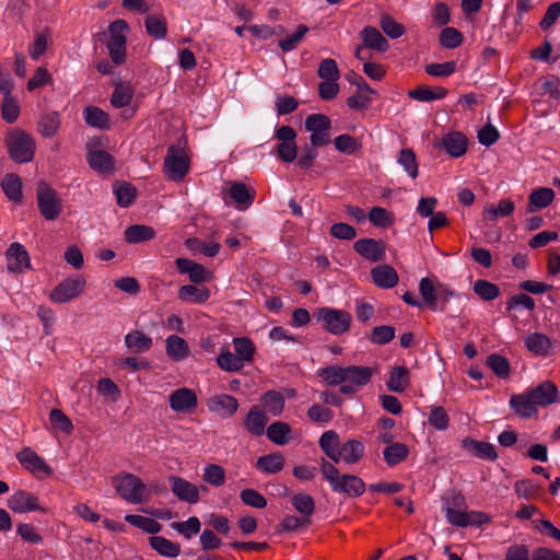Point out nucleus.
<instances>
[{
    "label": "nucleus",
    "instance_id": "f257e3e1",
    "mask_svg": "<svg viewBox=\"0 0 560 560\" xmlns=\"http://www.w3.org/2000/svg\"><path fill=\"white\" fill-rule=\"evenodd\" d=\"M320 471L328 481L331 490L336 493L347 494L350 498L361 495L365 490L364 481L355 475L340 474L338 468L330 462L322 459Z\"/></svg>",
    "mask_w": 560,
    "mask_h": 560
},
{
    "label": "nucleus",
    "instance_id": "f03ea898",
    "mask_svg": "<svg viewBox=\"0 0 560 560\" xmlns=\"http://www.w3.org/2000/svg\"><path fill=\"white\" fill-rule=\"evenodd\" d=\"M8 154L15 163H27L33 160L36 143L32 136L21 129H13L5 137Z\"/></svg>",
    "mask_w": 560,
    "mask_h": 560
},
{
    "label": "nucleus",
    "instance_id": "7ed1b4c3",
    "mask_svg": "<svg viewBox=\"0 0 560 560\" xmlns=\"http://www.w3.org/2000/svg\"><path fill=\"white\" fill-rule=\"evenodd\" d=\"M129 25L125 20L113 21L108 26L109 39L106 44L109 57L114 65L126 61V43Z\"/></svg>",
    "mask_w": 560,
    "mask_h": 560
},
{
    "label": "nucleus",
    "instance_id": "20e7f679",
    "mask_svg": "<svg viewBox=\"0 0 560 560\" xmlns=\"http://www.w3.org/2000/svg\"><path fill=\"white\" fill-rule=\"evenodd\" d=\"M189 158L179 144H171L164 159L163 172L167 179L182 180L189 171Z\"/></svg>",
    "mask_w": 560,
    "mask_h": 560
},
{
    "label": "nucleus",
    "instance_id": "39448f33",
    "mask_svg": "<svg viewBox=\"0 0 560 560\" xmlns=\"http://www.w3.org/2000/svg\"><path fill=\"white\" fill-rule=\"evenodd\" d=\"M112 485L124 500L133 504L143 501L145 485L139 477L129 472L120 474L113 477Z\"/></svg>",
    "mask_w": 560,
    "mask_h": 560
},
{
    "label": "nucleus",
    "instance_id": "423d86ee",
    "mask_svg": "<svg viewBox=\"0 0 560 560\" xmlns=\"http://www.w3.org/2000/svg\"><path fill=\"white\" fill-rule=\"evenodd\" d=\"M36 199L39 213L48 221L56 220L62 210L58 192L47 183L40 182L36 189Z\"/></svg>",
    "mask_w": 560,
    "mask_h": 560
},
{
    "label": "nucleus",
    "instance_id": "0eeeda50",
    "mask_svg": "<svg viewBox=\"0 0 560 560\" xmlns=\"http://www.w3.org/2000/svg\"><path fill=\"white\" fill-rule=\"evenodd\" d=\"M317 322H322L328 332L339 336L349 330L352 317L343 310L322 307L317 310Z\"/></svg>",
    "mask_w": 560,
    "mask_h": 560
},
{
    "label": "nucleus",
    "instance_id": "6e6552de",
    "mask_svg": "<svg viewBox=\"0 0 560 560\" xmlns=\"http://www.w3.org/2000/svg\"><path fill=\"white\" fill-rule=\"evenodd\" d=\"M85 283V278L80 275L67 278L52 289L49 298L55 303L69 302L83 292Z\"/></svg>",
    "mask_w": 560,
    "mask_h": 560
},
{
    "label": "nucleus",
    "instance_id": "1a4fd4ad",
    "mask_svg": "<svg viewBox=\"0 0 560 560\" xmlns=\"http://www.w3.org/2000/svg\"><path fill=\"white\" fill-rule=\"evenodd\" d=\"M445 517L450 524L456 527H480L490 522V517L479 511H463L454 508H445Z\"/></svg>",
    "mask_w": 560,
    "mask_h": 560
},
{
    "label": "nucleus",
    "instance_id": "9d476101",
    "mask_svg": "<svg viewBox=\"0 0 560 560\" xmlns=\"http://www.w3.org/2000/svg\"><path fill=\"white\" fill-rule=\"evenodd\" d=\"M16 458L26 470L37 478L50 477L54 472L50 466L31 447L22 448L16 454Z\"/></svg>",
    "mask_w": 560,
    "mask_h": 560
},
{
    "label": "nucleus",
    "instance_id": "9b49d317",
    "mask_svg": "<svg viewBox=\"0 0 560 560\" xmlns=\"http://www.w3.org/2000/svg\"><path fill=\"white\" fill-rule=\"evenodd\" d=\"M354 250L372 262L383 261L386 258L385 244L381 240L364 237L353 244Z\"/></svg>",
    "mask_w": 560,
    "mask_h": 560
},
{
    "label": "nucleus",
    "instance_id": "f8f14e48",
    "mask_svg": "<svg viewBox=\"0 0 560 560\" xmlns=\"http://www.w3.org/2000/svg\"><path fill=\"white\" fill-rule=\"evenodd\" d=\"M8 508L15 513H27L32 511L46 512V509L38 504V498L25 490L14 492L7 501Z\"/></svg>",
    "mask_w": 560,
    "mask_h": 560
},
{
    "label": "nucleus",
    "instance_id": "ddd939ff",
    "mask_svg": "<svg viewBox=\"0 0 560 560\" xmlns=\"http://www.w3.org/2000/svg\"><path fill=\"white\" fill-rule=\"evenodd\" d=\"M168 482L171 487V491L183 502H187L190 504H196L199 502V489L194 483L187 481L186 479L170 475Z\"/></svg>",
    "mask_w": 560,
    "mask_h": 560
},
{
    "label": "nucleus",
    "instance_id": "4468645a",
    "mask_svg": "<svg viewBox=\"0 0 560 560\" xmlns=\"http://www.w3.org/2000/svg\"><path fill=\"white\" fill-rule=\"evenodd\" d=\"M168 401L171 409L175 412H186L196 408L198 404L196 393L187 387H182L172 392Z\"/></svg>",
    "mask_w": 560,
    "mask_h": 560
},
{
    "label": "nucleus",
    "instance_id": "2eb2a0df",
    "mask_svg": "<svg viewBox=\"0 0 560 560\" xmlns=\"http://www.w3.org/2000/svg\"><path fill=\"white\" fill-rule=\"evenodd\" d=\"M438 148L444 149L452 158H460L467 152V138L459 131L446 133L436 144Z\"/></svg>",
    "mask_w": 560,
    "mask_h": 560
},
{
    "label": "nucleus",
    "instance_id": "dca6fc26",
    "mask_svg": "<svg viewBox=\"0 0 560 560\" xmlns=\"http://www.w3.org/2000/svg\"><path fill=\"white\" fill-rule=\"evenodd\" d=\"M8 269L12 272H22L30 269V256L25 247L20 243H12L5 253Z\"/></svg>",
    "mask_w": 560,
    "mask_h": 560
},
{
    "label": "nucleus",
    "instance_id": "f3484780",
    "mask_svg": "<svg viewBox=\"0 0 560 560\" xmlns=\"http://www.w3.org/2000/svg\"><path fill=\"white\" fill-rule=\"evenodd\" d=\"M527 392L536 407H546L551 405L558 397V388L550 381H546L535 387H530Z\"/></svg>",
    "mask_w": 560,
    "mask_h": 560
},
{
    "label": "nucleus",
    "instance_id": "a211bd4d",
    "mask_svg": "<svg viewBox=\"0 0 560 560\" xmlns=\"http://www.w3.org/2000/svg\"><path fill=\"white\" fill-rule=\"evenodd\" d=\"M463 448L479 459L494 462L498 458L494 445L489 442L466 438L463 440Z\"/></svg>",
    "mask_w": 560,
    "mask_h": 560
},
{
    "label": "nucleus",
    "instance_id": "6ab92c4d",
    "mask_svg": "<svg viewBox=\"0 0 560 560\" xmlns=\"http://www.w3.org/2000/svg\"><path fill=\"white\" fill-rule=\"evenodd\" d=\"M318 445L323 453L332 460L334 465L339 463L341 441L335 430L325 431L318 440Z\"/></svg>",
    "mask_w": 560,
    "mask_h": 560
},
{
    "label": "nucleus",
    "instance_id": "aec40b11",
    "mask_svg": "<svg viewBox=\"0 0 560 560\" xmlns=\"http://www.w3.org/2000/svg\"><path fill=\"white\" fill-rule=\"evenodd\" d=\"M208 407L223 418H231L238 409V401L231 395H215L209 399Z\"/></svg>",
    "mask_w": 560,
    "mask_h": 560
},
{
    "label": "nucleus",
    "instance_id": "412c9836",
    "mask_svg": "<svg viewBox=\"0 0 560 560\" xmlns=\"http://www.w3.org/2000/svg\"><path fill=\"white\" fill-rule=\"evenodd\" d=\"M371 277L374 284L381 289H392L399 281L397 271L389 265H378L372 268Z\"/></svg>",
    "mask_w": 560,
    "mask_h": 560
},
{
    "label": "nucleus",
    "instance_id": "4be33fe9",
    "mask_svg": "<svg viewBox=\"0 0 560 560\" xmlns=\"http://www.w3.org/2000/svg\"><path fill=\"white\" fill-rule=\"evenodd\" d=\"M229 196L241 210L247 209L255 198V190L244 183L233 182L229 189Z\"/></svg>",
    "mask_w": 560,
    "mask_h": 560
},
{
    "label": "nucleus",
    "instance_id": "5701e85b",
    "mask_svg": "<svg viewBox=\"0 0 560 560\" xmlns=\"http://www.w3.org/2000/svg\"><path fill=\"white\" fill-rule=\"evenodd\" d=\"M90 167L100 174H110L114 171V158L104 150L90 151L86 155Z\"/></svg>",
    "mask_w": 560,
    "mask_h": 560
},
{
    "label": "nucleus",
    "instance_id": "b1692460",
    "mask_svg": "<svg viewBox=\"0 0 560 560\" xmlns=\"http://www.w3.org/2000/svg\"><path fill=\"white\" fill-rule=\"evenodd\" d=\"M267 421V416L260 411L258 406H253L245 417L243 425L250 434L260 436L265 432Z\"/></svg>",
    "mask_w": 560,
    "mask_h": 560
},
{
    "label": "nucleus",
    "instance_id": "393cba45",
    "mask_svg": "<svg viewBox=\"0 0 560 560\" xmlns=\"http://www.w3.org/2000/svg\"><path fill=\"white\" fill-rule=\"evenodd\" d=\"M177 298L186 303L201 304L209 300L210 290L207 287L185 284L179 288Z\"/></svg>",
    "mask_w": 560,
    "mask_h": 560
},
{
    "label": "nucleus",
    "instance_id": "a878e982",
    "mask_svg": "<svg viewBox=\"0 0 560 560\" xmlns=\"http://www.w3.org/2000/svg\"><path fill=\"white\" fill-rule=\"evenodd\" d=\"M360 37L363 42V46L366 48L375 49L377 51H386L389 47L387 39L382 33L373 26H365L360 32Z\"/></svg>",
    "mask_w": 560,
    "mask_h": 560
},
{
    "label": "nucleus",
    "instance_id": "bb28decb",
    "mask_svg": "<svg viewBox=\"0 0 560 560\" xmlns=\"http://www.w3.org/2000/svg\"><path fill=\"white\" fill-rule=\"evenodd\" d=\"M510 407L520 416L524 418H530L537 413V407L528 392L522 394H514L510 398Z\"/></svg>",
    "mask_w": 560,
    "mask_h": 560
},
{
    "label": "nucleus",
    "instance_id": "cd10ccee",
    "mask_svg": "<svg viewBox=\"0 0 560 560\" xmlns=\"http://www.w3.org/2000/svg\"><path fill=\"white\" fill-rule=\"evenodd\" d=\"M448 94V90L443 86L431 89L428 85H419L408 91V96L419 102H432L443 100Z\"/></svg>",
    "mask_w": 560,
    "mask_h": 560
},
{
    "label": "nucleus",
    "instance_id": "c85d7f7f",
    "mask_svg": "<svg viewBox=\"0 0 560 560\" xmlns=\"http://www.w3.org/2000/svg\"><path fill=\"white\" fill-rule=\"evenodd\" d=\"M365 447L359 440H348L341 444L339 463L345 462L346 464H355L364 455Z\"/></svg>",
    "mask_w": 560,
    "mask_h": 560
},
{
    "label": "nucleus",
    "instance_id": "c756f323",
    "mask_svg": "<svg viewBox=\"0 0 560 560\" xmlns=\"http://www.w3.org/2000/svg\"><path fill=\"white\" fill-rule=\"evenodd\" d=\"M125 241L128 244H138L151 241L155 237L156 232L152 226L143 224H132L125 230Z\"/></svg>",
    "mask_w": 560,
    "mask_h": 560
},
{
    "label": "nucleus",
    "instance_id": "7c9ffc66",
    "mask_svg": "<svg viewBox=\"0 0 560 560\" xmlns=\"http://www.w3.org/2000/svg\"><path fill=\"white\" fill-rule=\"evenodd\" d=\"M555 198V191L551 188L540 187L534 189L528 197L527 212H535L538 209L548 207Z\"/></svg>",
    "mask_w": 560,
    "mask_h": 560
},
{
    "label": "nucleus",
    "instance_id": "2f4dec72",
    "mask_svg": "<svg viewBox=\"0 0 560 560\" xmlns=\"http://www.w3.org/2000/svg\"><path fill=\"white\" fill-rule=\"evenodd\" d=\"M83 116L85 124L91 127L102 130H107L110 127L108 114L97 106H86Z\"/></svg>",
    "mask_w": 560,
    "mask_h": 560
},
{
    "label": "nucleus",
    "instance_id": "473e14b6",
    "mask_svg": "<svg viewBox=\"0 0 560 560\" xmlns=\"http://www.w3.org/2000/svg\"><path fill=\"white\" fill-rule=\"evenodd\" d=\"M409 385V370L406 366L397 365L390 371L386 386L390 392L402 393Z\"/></svg>",
    "mask_w": 560,
    "mask_h": 560
},
{
    "label": "nucleus",
    "instance_id": "72a5a7b5",
    "mask_svg": "<svg viewBox=\"0 0 560 560\" xmlns=\"http://www.w3.org/2000/svg\"><path fill=\"white\" fill-rule=\"evenodd\" d=\"M374 370L370 366H346V382L354 386H365L371 382Z\"/></svg>",
    "mask_w": 560,
    "mask_h": 560
},
{
    "label": "nucleus",
    "instance_id": "f704fd0d",
    "mask_svg": "<svg viewBox=\"0 0 560 560\" xmlns=\"http://www.w3.org/2000/svg\"><path fill=\"white\" fill-rule=\"evenodd\" d=\"M133 97V89L129 83L122 81L114 83V91L110 96V104L116 108L128 106Z\"/></svg>",
    "mask_w": 560,
    "mask_h": 560
},
{
    "label": "nucleus",
    "instance_id": "c9c22d12",
    "mask_svg": "<svg viewBox=\"0 0 560 560\" xmlns=\"http://www.w3.org/2000/svg\"><path fill=\"white\" fill-rule=\"evenodd\" d=\"M2 189L8 197L14 203H20L23 199L22 194V182L16 174H7L1 183Z\"/></svg>",
    "mask_w": 560,
    "mask_h": 560
},
{
    "label": "nucleus",
    "instance_id": "e433bc0d",
    "mask_svg": "<svg viewBox=\"0 0 560 560\" xmlns=\"http://www.w3.org/2000/svg\"><path fill=\"white\" fill-rule=\"evenodd\" d=\"M291 504L301 517L311 524V516L315 510V502L312 495L306 493H298L291 497Z\"/></svg>",
    "mask_w": 560,
    "mask_h": 560
},
{
    "label": "nucleus",
    "instance_id": "4c0bfd02",
    "mask_svg": "<svg viewBox=\"0 0 560 560\" xmlns=\"http://www.w3.org/2000/svg\"><path fill=\"white\" fill-rule=\"evenodd\" d=\"M166 353L171 359L175 361L186 359L189 354V347L187 341L177 335L167 337Z\"/></svg>",
    "mask_w": 560,
    "mask_h": 560
},
{
    "label": "nucleus",
    "instance_id": "58836bf2",
    "mask_svg": "<svg viewBox=\"0 0 560 560\" xmlns=\"http://www.w3.org/2000/svg\"><path fill=\"white\" fill-rule=\"evenodd\" d=\"M526 348L536 355H548L551 348L550 339L540 332L529 334L525 340Z\"/></svg>",
    "mask_w": 560,
    "mask_h": 560
},
{
    "label": "nucleus",
    "instance_id": "ea45409f",
    "mask_svg": "<svg viewBox=\"0 0 560 560\" xmlns=\"http://www.w3.org/2000/svg\"><path fill=\"white\" fill-rule=\"evenodd\" d=\"M149 542L151 548L159 552L161 556L176 558L180 553L179 544L173 542L165 537L152 536L149 538Z\"/></svg>",
    "mask_w": 560,
    "mask_h": 560
},
{
    "label": "nucleus",
    "instance_id": "a19ab883",
    "mask_svg": "<svg viewBox=\"0 0 560 560\" xmlns=\"http://www.w3.org/2000/svg\"><path fill=\"white\" fill-rule=\"evenodd\" d=\"M38 132L45 138L54 137L60 128V115L58 112H49L39 117Z\"/></svg>",
    "mask_w": 560,
    "mask_h": 560
},
{
    "label": "nucleus",
    "instance_id": "79ce46f5",
    "mask_svg": "<svg viewBox=\"0 0 560 560\" xmlns=\"http://www.w3.org/2000/svg\"><path fill=\"white\" fill-rule=\"evenodd\" d=\"M144 27L147 33L155 39H163L166 37L167 23L162 14L148 15L144 19Z\"/></svg>",
    "mask_w": 560,
    "mask_h": 560
},
{
    "label": "nucleus",
    "instance_id": "37998d69",
    "mask_svg": "<svg viewBox=\"0 0 560 560\" xmlns=\"http://www.w3.org/2000/svg\"><path fill=\"white\" fill-rule=\"evenodd\" d=\"M262 407L272 416H280L284 408V396L278 390H268L261 398Z\"/></svg>",
    "mask_w": 560,
    "mask_h": 560
},
{
    "label": "nucleus",
    "instance_id": "c03bdc74",
    "mask_svg": "<svg viewBox=\"0 0 560 560\" xmlns=\"http://www.w3.org/2000/svg\"><path fill=\"white\" fill-rule=\"evenodd\" d=\"M256 467L268 474H277L284 467V457L280 452L260 456L257 459Z\"/></svg>",
    "mask_w": 560,
    "mask_h": 560
},
{
    "label": "nucleus",
    "instance_id": "a18cd8bd",
    "mask_svg": "<svg viewBox=\"0 0 560 560\" xmlns=\"http://www.w3.org/2000/svg\"><path fill=\"white\" fill-rule=\"evenodd\" d=\"M267 438L277 445H285L290 440L291 427L287 422H272L267 429Z\"/></svg>",
    "mask_w": 560,
    "mask_h": 560
},
{
    "label": "nucleus",
    "instance_id": "49530a36",
    "mask_svg": "<svg viewBox=\"0 0 560 560\" xmlns=\"http://www.w3.org/2000/svg\"><path fill=\"white\" fill-rule=\"evenodd\" d=\"M408 454V446L404 443L398 442L392 443L383 451L384 459L389 467L396 466L397 464L406 459Z\"/></svg>",
    "mask_w": 560,
    "mask_h": 560
},
{
    "label": "nucleus",
    "instance_id": "de8ad7c7",
    "mask_svg": "<svg viewBox=\"0 0 560 560\" xmlns=\"http://www.w3.org/2000/svg\"><path fill=\"white\" fill-rule=\"evenodd\" d=\"M114 194L119 207L127 208L131 206L137 197L136 187L127 182L114 186Z\"/></svg>",
    "mask_w": 560,
    "mask_h": 560
},
{
    "label": "nucleus",
    "instance_id": "09e8293b",
    "mask_svg": "<svg viewBox=\"0 0 560 560\" xmlns=\"http://www.w3.org/2000/svg\"><path fill=\"white\" fill-rule=\"evenodd\" d=\"M125 345L127 348L135 349L136 351H148L151 349L153 341L144 332L132 330L125 336Z\"/></svg>",
    "mask_w": 560,
    "mask_h": 560
},
{
    "label": "nucleus",
    "instance_id": "8fccbe9b",
    "mask_svg": "<svg viewBox=\"0 0 560 560\" xmlns=\"http://www.w3.org/2000/svg\"><path fill=\"white\" fill-rule=\"evenodd\" d=\"M127 523L149 533L156 534L161 530L162 525L154 518L141 516L137 514H128L125 516Z\"/></svg>",
    "mask_w": 560,
    "mask_h": 560
},
{
    "label": "nucleus",
    "instance_id": "3c124183",
    "mask_svg": "<svg viewBox=\"0 0 560 560\" xmlns=\"http://www.w3.org/2000/svg\"><path fill=\"white\" fill-rule=\"evenodd\" d=\"M486 364L498 377H509L511 366L509 360L505 357L499 353H491L487 357Z\"/></svg>",
    "mask_w": 560,
    "mask_h": 560
},
{
    "label": "nucleus",
    "instance_id": "603ef678",
    "mask_svg": "<svg viewBox=\"0 0 560 560\" xmlns=\"http://www.w3.org/2000/svg\"><path fill=\"white\" fill-rule=\"evenodd\" d=\"M397 162L402 166L405 172L411 177L417 178L418 171V162L413 150L411 149H401L398 153Z\"/></svg>",
    "mask_w": 560,
    "mask_h": 560
},
{
    "label": "nucleus",
    "instance_id": "864d4df0",
    "mask_svg": "<svg viewBox=\"0 0 560 560\" xmlns=\"http://www.w3.org/2000/svg\"><path fill=\"white\" fill-rule=\"evenodd\" d=\"M438 289L434 288L432 281L429 278H422L419 283V292L428 305V307L435 312L438 311Z\"/></svg>",
    "mask_w": 560,
    "mask_h": 560
},
{
    "label": "nucleus",
    "instance_id": "5fc2aeb1",
    "mask_svg": "<svg viewBox=\"0 0 560 560\" xmlns=\"http://www.w3.org/2000/svg\"><path fill=\"white\" fill-rule=\"evenodd\" d=\"M334 145L336 150L348 155L355 154L361 148V143L348 133L336 137L334 139Z\"/></svg>",
    "mask_w": 560,
    "mask_h": 560
},
{
    "label": "nucleus",
    "instance_id": "6e6d98bb",
    "mask_svg": "<svg viewBox=\"0 0 560 560\" xmlns=\"http://www.w3.org/2000/svg\"><path fill=\"white\" fill-rule=\"evenodd\" d=\"M474 292L483 301H493L500 295V289L497 284L479 279L474 283Z\"/></svg>",
    "mask_w": 560,
    "mask_h": 560
},
{
    "label": "nucleus",
    "instance_id": "4d7b16f0",
    "mask_svg": "<svg viewBox=\"0 0 560 560\" xmlns=\"http://www.w3.org/2000/svg\"><path fill=\"white\" fill-rule=\"evenodd\" d=\"M317 375L322 376L329 385H339L346 382V368L329 365L320 369Z\"/></svg>",
    "mask_w": 560,
    "mask_h": 560
},
{
    "label": "nucleus",
    "instance_id": "13d9d810",
    "mask_svg": "<svg viewBox=\"0 0 560 560\" xmlns=\"http://www.w3.org/2000/svg\"><path fill=\"white\" fill-rule=\"evenodd\" d=\"M217 363L228 372H237L244 366V362L230 350L222 351L217 358Z\"/></svg>",
    "mask_w": 560,
    "mask_h": 560
},
{
    "label": "nucleus",
    "instance_id": "bf43d9fd",
    "mask_svg": "<svg viewBox=\"0 0 560 560\" xmlns=\"http://www.w3.org/2000/svg\"><path fill=\"white\" fill-rule=\"evenodd\" d=\"M463 34L455 27H444L440 33V45L443 48L454 49L462 45Z\"/></svg>",
    "mask_w": 560,
    "mask_h": 560
},
{
    "label": "nucleus",
    "instance_id": "052dcab7",
    "mask_svg": "<svg viewBox=\"0 0 560 560\" xmlns=\"http://www.w3.org/2000/svg\"><path fill=\"white\" fill-rule=\"evenodd\" d=\"M202 477L207 483L220 487L225 482V470L220 465L209 464L205 467Z\"/></svg>",
    "mask_w": 560,
    "mask_h": 560
},
{
    "label": "nucleus",
    "instance_id": "680f3d73",
    "mask_svg": "<svg viewBox=\"0 0 560 560\" xmlns=\"http://www.w3.org/2000/svg\"><path fill=\"white\" fill-rule=\"evenodd\" d=\"M2 118L8 124H13L20 116V105L18 100L13 95H8L3 97L2 106H1Z\"/></svg>",
    "mask_w": 560,
    "mask_h": 560
},
{
    "label": "nucleus",
    "instance_id": "e2e57ef3",
    "mask_svg": "<svg viewBox=\"0 0 560 560\" xmlns=\"http://www.w3.org/2000/svg\"><path fill=\"white\" fill-rule=\"evenodd\" d=\"M49 421L51 425L66 434L73 431V424L69 417L60 409L54 408L49 412Z\"/></svg>",
    "mask_w": 560,
    "mask_h": 560
},
{
    "label": "nucleus",
    "instance_id": "0e129e2a",
    "mask_svg": "<svg viewBox=\"0 0 560 560\" xmlns=\"http://www.w3.org/2000/svg\"><path fill=\"white\" fill-rule=\"evenodd\" d=\"M171 526L186 539H190L200 532L201 524L197 516H191L185 522H174Z\"/></svg>",
    "mask_w": 560,
    "mask_h": 560
},
{
    "label": "nucleus",
    "instance_id": "69168bd1",
    "mask_svg": "<svg viewBox=\"0 0 560 560\" xmlns=\"http://www.w3.org/2000/svg\"><path fill=\"white\" fill-rule=\"evenodd\" d=\"M241 501L250 508L265 509L267 506L266 498L255 489L246 488L240 493Z\"/></svg>",
    "mask_w": 560,
    "mask_h": 560
},
{
    "label": "nucleus",
    "instance_id": "338daca9",
    "mask_svg": "<svg viewBox=\"0 0 560 560\" xmlns=\"http://www.w3.org/2000/svg\"><path fill=\"white\" fill-rule=\"evenodd\" d=\"M236 355L243 362H249L253 360L255 352V346L253 341L247 337L234 338L233 340Z\"/></svg>",
    "mask_w": 560,
    "mask_h": 560
},
{
    "label": "nucleus",
    "instance_id": "774afa93",
    "mask_svg": "<svg viewBox=\"0 0 560 560\" xmlns=\"http://www.w3.org/2000/svg\"><path fill=\"white\" fill-rule=\"evenodd\" d=\"M381 28L390 38L396 39L405 34L402 24L396 22L390 15L383 14L380 21Z\"/></svg>",
    "mask_w": 560,
    "mask_h": 560
}]
</instances>
